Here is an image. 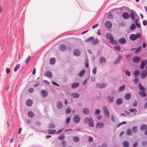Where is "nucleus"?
I'll return each instance as SVG.
<instances>
[{
	"mask_svg": "<svg viewBox=\"0 0 147 147\" xmlns=\"http://www.w3.org/2000/svg\"><path fill=\"white\" fill-rule=\"evenodd\" d=\"M83 113L85 114H88L89 112V109L87 108H85L83 110Z\"/></svg>",
	"mask_w": 147,
	"mask_h": 147,
	"instance_id": "29",
	"label": "nucleus"
},
{
	"mask_svg": "<svg viewBox=\"0 0 147 147\" xmlns=\"http://www.w3.org/2000/svg\"><path fill=\"white\" fill-rule=\"evenodd\" d=\"M67 49L66 47L64 45L62 44L61 45L60 47V50L62 51H65Z\"/></svg>",
	"mask_w": 147,
	"mask_h": 147,
	"instance_id": "15",
	"label": "nucleus"
},
{
	"mask_svg": "<svg viewBox=\"0 0 147 147\" xmlns=\"http://www.w3.org/2000/svg\"><path fill=\"white\" fill-rule=\"evenodd\" d=\"M105 25L107 28H111L112 24L111 22L107 21L105 23Z\"/></svg>",
	"mask_w": 147,
	"mask_h": 147,
	"instance_id": "12",
	"label": "nucleus"
},
{
	"mask_svg": "<svg viewBox=\"0 0 147 147\" xmlns=\"http://www.w3.org/2000/svg\"><path fill=\"white\" fill-rule=\"evenodd\" d=\"M57 106L58 108L61 109L63 107V105L60 101H57Z\"/></svg>",
	"mask_w": 147,
	"mask_h": 147,
	"instance_id": "16",
	"label": "nucleus"
},
{
	"mask_svg": "<svg viewBox=\"0 0 147 147\" xmlns=\"http://www.w3.org/2000/svg\"><path fill=\"white\" fill-rule=\"evenodd\" d=\"M28 91L30 93H32V92H33L34 91V89L32 88H30L28 89Z\"/></svg>",
	"mask_w": 147,
	"mask_h": 147,
	"instance_id": "64",
	"label": "nucleus"
},
{
	"mask_svg": "<svg viewBox=\"0 0 147 147\" xmlns=\"http://www.w3.org/2000/svg\"><path fill=\"white\" fill-rule=\"evenodd\" d=\"M74 55L76 56H78L80 55V51L78 49H76L74 51Z\"/></svg>",
	"mask_w": 147,
	"mask_h": 147,
	"instance_id": "19",
	"label": "nucleus"
},
{
	"mask_svg": "<svg viewBox=\"0 0 147 147\" xmlns=\"http://www.w3.org/2000/svg\"><path fill=\"white\" fill-rule=\"evenodd\" d=\"M127 123L125 121H124L122 123H121L118 124L117 125V127H119L120 126H121V125H122L123 124H125Z\"/></svg>",
	"mask_w": 147,
	"mask_h": 147,
	"instance_id": "45",
	"label": "nucleus"
},
{
	"mask_svg": "<svg viewBox=\"0 0 147 147\" xmlns=\"http://www.w3.org/2000/svg\"><path fill=\"white\" fill-rule=\"evenodd\" d=\"M121 56H119L118 57L116 61L115 62V64H116L117 63L120 61V59H121Z\"/></svg>",
	"mask_w": 147,
	"mask_h": 147,
	"instance_id": "37",
	"label": "nucleus"
},
{
	"mask_svg": "<svg viewBox=\"0 0 147 147\" xmlns=\"http://www.w3.org/2000/svg\"><path fill=\"white\" fill-rule=\"evenodd\" d=\"M139 88L140 90L142 92H144L145 90V89L140 84H139Z\"/></svg>",
	"mask_w": 147,
	"mask_h": 147,
	"instance_id": "36",
	"label": "nucleus"
},
{
	"mask_svg": "<svg viewBox=\"0 0 147 147\" xmlns=\"http://www.w3.org/2000/svg\"><path fill=\"white\" fill-rule=\"evenodd\" d=\"M137 130V127L136 126H134L132 128V131L133 132L135 133Z\"/></svg>",
	"mask_w": 147,
	"mask_h": 147,
	"instance_id": "42",
	"label": "nucleus"
},
{
	"mask_svg": "<svg viewBox=\"0 0 147 147\" xmlns=\"http://www.w3.org/2000/svg\"><path fill=\"white\" fill-rule=\"evenodd\" d=\"M79 85L78 83H74L72 85V87L73 88H75L77 87Z\"/></svg>",
	"mask_w": 147,
	"mask_h": 147,
	"instance_id": "33",
	"label": "nucleus"
},
{
	"mask_svg": "<svg viewBox=\"0 0 147 147\" xmlns=\"http://www.w3.org/2000/svg\"><path fill=\"white\" fill-rule=\"evenodd\" d=\"M147 75V71L145 70L142 71L141 75V77L142 78H144Z\"/></svg>",
	"mask_w": 147,
	"mask_h": 147,
	"instance_id": "7",
	"label": "nucleus"
},
{
	"mask_svg": "<svg viewBox=\"0 0 147 147\" xmlns=\"http://www.w3.org/2000/svg\"><path fill=\"white\" fill-rule=\"evenodd\" d=\"M141 49L142 47L141 46L138 47L135 51V53H138L139 52L141 51Z\"/></svg>",
	"mask_w": 147,
	"mask_h": 147,
	"instance_id": "47",
	"label": "nucleus"
},
{
	"mask_svg": "<svg viewBox=\"0 0 147 147\" xmlns=\"http://www.w3.org/2000/svg\"><path fill=\"white\" fill-rule=\"evenodd\" d=\"M136 39L137 38H140L141 37V35L139 33L137 34L136 35Z\"/></svg>",
	"mask_w": 147,
	"mask_h": 147,
	"instance_id": "60",
	"label": "nucleus"
},
{
	"mask_svg": "<svg viewBox=\"0 0 147 147\" xmlns=\"http://www.w3.org/2000/svg\"><path fill=\"white\" fill-rule=\"evenodd\" d=\"M124 71L125 74L127 75V76H129L130 75V72L127 70H126L125 71L124 70Z\"/></svg>",
	"mask_w": 147,
	"mask_h": 147,
	"instance_id": "39",
	"label": "nucleus"
},
{
	"mask_svg": "<svg viewBox=\"0 0 147 147\" xmlns=\"http://www.w3.org/2000/svg\"><path fill=\"white\" fill-rule=\"evenodd\" d=\"M139 95L141 97H144L146 96V94L144 92H139Z\"/></svg>",
	"mask_w": 147,
	"mask_h": 147,
	"instance_id": "34",
	"label": "nucleus"
},
{
	"mask_svg": "<svg viewBox=\"0 0 147 147\" xmlns=\"http://www.w3.org/2000/svg\"><path fill=\"white\" fill-rule=\"evenodd\" d=\"M121 56H119L118 57L116 61L115 62V64H116L117 63L120 61V59H121Z\"/></svg>",
	"mask_w": 147,
	"mask_h": 147,
	"instance_id": "38",
	"label": "nucleus"
},
{
	"mask_svg": "<svg viewBox=\"0 0 147 147\" xmlns=\"http://www.w3.org/2000/svg\"><path fill=\"white\" fill-rule=\"evenodd\" d=\"M139 74V71L138 70H136L134 71V75L136 77Z\"/></svg>",
	"mask_w": 147,
	"mask_h": 147,
	"instance_id": "50",
	"label": "nucleus"
},
{
	"mask_svg": "<svg viewBox=\"0 0 147 147\" xmlns=\"http://www.w3.org/2000/svg\"><path fill=\"white\" fill-rule=\"evenodd\" d=\"M80 119L79 117V116L78 115H75L73 119L74 121L76 123L79 122L80 121Z\"/></svg>",
	"mask_w": 147,
	"mask_h": 147,
	"instance_id": "6",
	"label": "nucleus"
},
{
	"mask_svg": "<svg viewBox=\"0 0 147 147\" xmlns=\"http://www.w3.org/2000/svg\"><path fill=\"white\" fill-rule=\"evenodd\" d=\"M122 16L123 18H129V13L127 12H124L122 13Z\"/></svg>",
	"mask_w": 147,
	"mask_h": 147,
	"instance_id": "9",
	"label": "nucleus"
},
{
	"mask_svg": "<svg viewBox=\"0 0 147 147\" xmlns=\"http://www.w3.org/2000/svg\"><path fill=\"white\" fill-rule=\"evenodd\" d=\"M71 95L73 97L75 98H77L79 97V94L78 93H73L71 94Z\"/></svg>",
	"mask_w": 147,
	"mask_h": 147,
	"instance_id": "23",
	"label": "nucleus"
},
{
	"mask_svg": "<svg viewBox=\"0 0 147 147\" xmlns=\"http://www.w3.org/2000/svg\"><path fill=\"white\" fill-rule=\"evenodd\" d=\"M136 28V26L135 24H131V27H130V29L131 30H134Z\"/></svg>",
	"mask_w": 147,
	"mask_h": 147,
	"instance_id": "48",
	"label": "nucleus"
},
{
	"mask_svg": "<svg viewBox=\"0 0 147 147\" xmlns=\"http://www.w3.org/2000/svg\"><path fill=\"white\" fill-rule=\"evenodd\" d=\"M107 86V84H98L97 86L98 88H103Z\"/></svg>",
	"mask_w": 147,
	"mask_h": 147,
	"instance_id": "24",
	"label": "nucleus"
},
{
	"mask_svg": "<svg viewBox=\"0 0 147 147\" xmlns=\"http://www.w3.org/2000/svg\"><path fill=\"white\" fill-rule=\"evenodd\" d=\"M84 122L88 123L89 126L90 127H93L94 126L93 120L92 118L86 117L85 119Z\"/></svg>",
	"mask_w": 147,
	"mask_h": 147,
	"instance_id": "1",
	"label": "nucleus"
},
{
	"mask_svg": "<svg viewBox=\"0 0 147 147\" xmlns=\"http://www.w3.org/2000/svg\"><path fill=\"white\" fill-rule=\"evenodd\" d=\"M63 130V129H61L59 130L58 131H56L55 129H49L47 130L49 134H53L55 133L58 134L60 132Z\"/></svg>",
	"mask_w": 147,
	"mask_h": 147,
	"instance_id": "4",
	"label": "nucleus"
},
{
	"mask_svg": "<svg viewBox=\"0 0 147 147\" xmlns=\"http://www.w3.org/2000/svg\"><path fill=\"white\" fill-rule=\"evenodd\" d=\"M99 61L101 63H104L106 62L105 59L104 57H102L100 58Z\"/></svg>",
	"mask_w": 147,
	"mask_h": 147,
	"instance_id": "22",
	"label": "nucleus"
},
{
	"mask_svg": "<svg viewBox=\"0 0 147 147\" xmlns=\"http://www.w3.org/2000/svg\"><path fill=\"white\" fill-rule=\"evenodd\" d=\"M32 100L30 99H28L26 101V104L28 106H31L32 104Z\"/></svg>",
	"mask_w": 147,
	"mask_h": 147,
	"instance_id": "8",
	"label": "nucleus"
},
{
	"mask_svg": "<svg viewBox=\"0 0 147 147\" xmlns=\"http://www.w3.org/2000/svg\"><path fill=\"white\" fill-rule=\"evenodd\" d=\"M103 108L105 115L107 116H108L109 115V112L107 109V107L106 106H104Z\"/></svg>",
	"mask_w": 147,
	"mask_h": 147,
	"instance_id": "17",
	"label": "nucleus"
},
{
	"mask_svg": "<svg viewBox=\"0 0 147 147\" xmlns=\"http://www.w3.org/2000/svg\"><path fill=\"white\" fill-rule=\"evenodd\" d=\"M65 137L64 135H61L58 137V139L60 140H62L65 138Z\"/></svg>",
	"mask_w": 147,
	"mask_h": 147,
	"instance_id": "43",
	"label": "nucleus"
},
{
	"mask_svg": "<svg viewBox=\"0 0 147 147\" xmlns=\"http://www.w3.org/2000/svg\"><path fill=\"white\" fill-rule=\"evenodd\" d=\"M20 67V65L19 64H18L16 65L14 69V71L16 72L19 68Z\"/></svg>",
	"mask_w": 147,
	"mask_h": 147,
	"instance_id": "35",
	"label": "nucleus"
},
{
	"mask_svg": "<svg viewBox=\"0 0 147 147\" xmlns=\"http://www.w3.org/2000/svg\"><path fill=\"white\" fill-rule=\"evenodd\" d=\"M119 42L121 44H123L126 42V40L123 38H120L118 40Z\"/></svg>",
	"mask_w": 147,
	"mask_h": 147,
	"instance_id": "13",
	"label": "nucleus"
},
{
	"mask_svg": "<svg viewBox=\"0 0 147 147\" xmlns=\"http://www.w3.org/2000/svg\"><path fill=\"white\" fill-rule=\"evenodd\" d=\"M131 97V94H130L128 93L126 94L125 96V98L126 100H129L130 99Z\"/></svg>",
	"mask_w": 147,
	"mask_h": 147,
	"instance_id": "28",
	"label": "nucleus"
},
{
	"mask_svg": "<svg viewBox=\"0 0 147 147\" xmlns=\"http://www.w3.org/2000/svg\"><path fill=\"white\" fill-rule=\"evenodd\" d=\"M49 127L50 128H53L55 127V125L53 123H51L49 124Z\"/></svg>",
	"mask_w": 147,
	"mask_h": 147,
	"instance_id": "63",
	"label": "nucleus"
},
{
	"mask_svg": "<svg viewBox=\"0 0 147 147\" xmlns=\"http://www.w3.org/2000/svg\"><path fill=\"white\" fill-rule=\"evenodd\" d=\"M144 26H145L147 25V21L145 20H144L142 22Z\"/></svg>",
	"mask_w": 147,
	"mask_h": 147,
	"instance_id": "59",
	"label": "nucleus"
},
{
	"mask_svg": "<svg viewBox=\"0 0 147 147\" xmlns=\"http://www.w3.org/2000/svg\"><path fill=\"white\" fill-rule=\"evenodd\" d=\"M123 145L124 147H128L129 143L127 141H124L123 143Z\"/></svg>",
	"mask_w": 147,
	"mask_h": 147,
	"instance_id": "31",
	"label": "nucleus"
},
{
	"mask_svg": "<svg viewBox=\"0 0 147 147\" xmlns=\"http://www.w3.org/2000/svg\"><path fill=\"white\" fill-rule=\"evenodd\" d=\"M71 109L68 107L66 110V112L67 113H69L71 112Z\"/></svg>",
	"mask_w": 147,
	"mask_h": 147,
	"instance_id": "49",
	"label": "nucleus"
},
{
	"mask_svg": "<svg viewBox=\"0 0 147 147\" xmlns=\"http://www.w3.org/2000/svg\"><path fill=\"white\" fill-rule=\"evenodd\" d=\"M129 111L130 112H133L135 111H137L136 110V108H130L129 109Z\"/></svg>",
	"mask_w": 147,
	"mask_h": 147,
	"instance_id": "52",
	"label": "nucleus"
},
{
	"mask_svg": "<svg viewBox=\"0 0 147 147\" xmlns=\"http://www.w3.org/2000/svg\"><path fill=\"white\" fill-rule=\"evenodd\" d=\"M70 117H67L66 119V123L67 124H68L70 122Z\"/></svg>",
	"mask_w": 147,
	"mask_h": 147,
	"instance_id": "55",
	"label": "nucleus"
},
{
	"mask_svg": "<svg viewBox=\"0 0 147 147\" xmlns=\"http://www.w3.org/2000/svg\"><path fill=\"white\" fill-rule=\"evenodd\" d=\"M114 49L116 50L119 51L120 50L121 47L119 46H117L114 47Z\"/></svg>",
	"mask_w": 147,
	"mask_h": 147,
	"instance_id": "51",
	"label": "nucleus"
},
{
	"mask_svg": "<svg viewBox=\"0 0 147 147\" xmlns=\"http://www.w3.org/2000/svg\"><path fill=\"white\" fill-rule=\"evenodd\" d=\"M108 18H112L113 17V15L111 14H109L107 16Z\"/></svg>",
	"mask_w": 147,
	"mask_h": 147,
	"instance_id": "58",
	"label": "nucleus"
},
{
	"mask_svg": "<svg viewBox=\"0 0 147 147\" xmlns=\"http://www.w3.org/2000/svg\"><path fill=\"white\" fill-rule=\"evenodd\" d=\"M45 75L47 76L49 78H51L52 76V74L49 71H48L47 72H46L45 73Z\"/></svg>",
	"mask_w": 147,
	"mask_h": 147,
	"instance_id": "26",
	"label": "nucleus"
},
{
	"mask_svg": "<svg viewBox=\"0 0 147 147\" xmlns=\"http://www.w3.org/2000/svg\"><path fill=\"white\" fill-rule=\"evenodd\" d=\"M31 59V57L30 56H28L27 58L25 60V61L26 64H27Z\"/></svg>",
	"mask_w": 147,
	"mask_h": 147,
	"instance_id": "44",
	"label": "nucleus"
},
{
	"mask_svg": "<svg viewBox=\"0 0 147 147\" xmlns=\"http://www.w3.org/2000/svg\"><path fill=\"white\" fill-rule=\"evenodd\" d=\"M50 63L51 64H53L55 62V59L54 58H51L49 61Z\"/></svg>",
	"mask_w": 147,
	"mask_h": 147,
	"instance_id": "25",
	"label": "nucleus"
},
{
	"mask_svg": "<svg viewBox=\"0 0 147 147\" xmlns=\"http://www.w3.org/2000/svg\"><path fill=\"white\" fill-rule=\"evenodd\" d=\"M106 37L107 39L110 40L111 42L113 43L114 42L113 37L110 33H107L106 34Z\"/></svg>",
	"mask_w": 147,
	"mask_h": 147,
	"instance_id": "3",
	"label": "nucleus"
},
{
	"mask_svg": "<svg viewBox=\"0 0 147 147\" xmlns=\"http://www.w3.org/2000/svg\"><path fill=\"white\" fill-rule=\"evenodd\" d=\"M108 99L110 102H111L113 100V97H109Z\"/></svg>",
	"mask_w": 147,
	"mask_h": 147,
	"instance_id": "61",
	"label": "nucleus"
},
{
	"mask_svg": "<svg viewBox=\"0 0 147 147\" xmlns=\"http://www.w3.org/2000/svg\"><path fill=\"white\" fill-rule=\"evenodd\" d=\"M75 142H78L79 140V139L77 137H74L73 138Z\"/></svg>",
	"mask_w": 147,
	"mask_h": 147,
	"instance_id": "46",
	"label": "nucleus"
},
{
	"mask_svg": "<svg viewBox=\"0 0 147 147\" xmlns=\"http://www.w3.org/2000/svg\"><path fill=\"white\" fill-rule=\"evenodd\" d=\"M85 71L84 70H82L79 74V76L80 77H81L83 76L84 74Z\"/></svg>",
	"mask_w": 147,
	"mask_h": 147,
	"instance_id": "41",
	"label": "nucleus"
},
{
	"mask_svg": "<svg viewBox=\"0 0 147 147\" xmlns=\"http://www.w3.org/2000/svg\"><path fill=\"white\" fill-rule=\"evenodd\" d=\"M123 102L122 99L121 98H119L116 101V104L117 105H120Z\"/></svg>",
	"mask_w": 147,
	"mask_h": 147,
	"instance_id": "27",
	"label": "nucleus"
},
{
	"mask_svg": "<svg viewBox=\"0 0 147 147\" xmlns=\"http://www.w3.org/2000/svg\"><path fill=\"white\" fill-rule=\"evenodd\" d=\"M126 133L127 134L129 135H131V130L129 129H128L127 130Z\"/></svg>",
	"mask_w": 147,
	"mask_h": 147,
	"instance_id": "54",
	"label": "nucleus"
},
{
	"mask_svg": "<svg viewBox=\"0 0 147 147\" xmlns=\"http://www.w3.org/2000/svg\"><path fill=\"white\" fill-rule=\"evenodd\" d=\"M41 93L43 97H46L47 96V92L44 90H41Z\"/></svg>",
	"mask_w": 147,
	"mask_h": 147,
	"instance_id": "20",
	"label": "nucleus"
},
{
	"mask_svg": "<svg viewBox=\"0 0 147 147\" xmlns=\"http://www.w3.org/2000/svg\"><path fill=\"white\" fill-rule=\"evenodd\" d=\"M61 145L63 146H66V143L64 141L61 142Z\"/></svg>",
	"mask_w": 147,
	"mask_h": 147,
	"instance_id": "57",
	"label": "nucleus"
},
{
	"mask_svg": "<svg viewBox=\"0 0 147 147\" xmlns=\"http://www.w3.org/2000/svg\"><path fill=\"white\" fill-rule=\"evenodd\" d=\"M129 15L131 18H138L139 16L134 11L131 10L129 11Z\"/></svg>",
	"mask_w": 147,
	"mask_h": 147,
	"instance_id": "2",
	"label": "nucleus"
},
{
	"mask_svg": "<svg viewBox=\"0 0 147 147\" xmlns=\"http://www.w3.org/2000/svg\"><path fill=\"white\" fill-rule=\"evenodd\" d=\"M97 67H94L93 70V72L94 74H95L96 71Z\"/></svg>",
	"mask_w": 147,
	"mask_h": 147,
	"instance_id": "56",
	"label": "nucleus"
},
{
	"mask_svg": "<svg viewBox=\"0 0 147 147\" xmlns=\"http://www.w3.org/2000/svg\"><path fill=\"white\" fill-rule=\"evenodd\" d=\"M128 8L127 7L125 6H123L121 8H118V9H119V11L121 12H123L127 11Z\"/></svg>",
	"mask_w": 147,
	"mask_h": 147,
	"instance_id": "11",
	"label": "nucleus"
},
{
	"mask_svg": "<svg viewBox=\"0 0 147 147\" xmlns=\"http://www.w3.org/2000/svg\"><path fill=\"white\" fill-rule=\"evenodd\" d=\"M147 63V60L145 59L144 60H142L141 61V65L140 66V69H142L144 68Z\"/></svg>",
	"mask_w": 147,
	"mask_h": 147,
	"instance_id": "5",
	"label": "nucleus"
},
{
	"mask_svg": "<svg viewBox=\"0 0 147 147\" xmlns=\"http://www.w3.org/2000/svg\"><path fill=\"white\" fill-rule=\"evenodd\" d=\"M129 39L130 40L132 41L135 40L136 39V35L134 34L130 35L129 36Z\"/></svg>",
	"mask_w": 147,
	"mask_h": 147,
	"instance_id": "14",
	"label": "nucleus"
},
{
	"mask_svg": "<svg viewBox=\"0 0 147 147\" xmlns=\"http://www.w3.org/2000/svg\"><path fill=\"white\" fill-rule=\"evenodd\" d=\"M140 59V58L137 56H135L133 58V61L135 63L138 62Z\"/></svg>",
	"mask_w": 147,
	"mask_h": 147,
	"instance_id": "10",
	"label": "nucleus"
},
{
	"mask_svg": "<svg viewBox=\"0 0 147 147\" xmlns=\"http://www.w3.org/2000/svg\"><path fill=\"white\" fill-rule=\"evenodd\" d=\"M28 116L30 117H32L34 116V113L32 111H29L27 113Z\"/></svg>",
	"mask_w": 147,
	"mask_h": 147,
	"instance_id": "21",
	"label": "nucleus"
},
{
	"mask_svg": "<svg viewBox=\"0 0 147 147\" xmlns=\"http://www.w3.org/2000/svg\"><path fill=\"white\" fill-rule=\"evenodd\" d=\"M104 125V124L102 123H98L96 125V127L98 128H102Z\"/></svg>",
	"mask_w": 147,
	"mask_h": 147,
	"instance_id": "30",
	"label": "nucleus"
},
{
	"mask_svg": "<svg viewBox=\"0 0 147 147\" xmlns=\"http://www.w3.org/2000/svg\"><path fill=\"white\" fill-rule=\"evenodd\" d=\"M94 40V38L92 37H91L90 38L88 39L87 41L88 42H90L92 41H93Z\"/></svg>",
	"mask_w": 147,
	"mask_h": 147,
	"instance_id": "53",
	"label": "nucleus"
},
{
	"mask_svg": "<svg viewBox=\"0 0 147 147\" xmlns=\"http://www.w3.org/2000/svg\"><path fill=\"white\" fill-rule=\"evenodd\" d=\"M98 42V41L97 40H95L92 41V44L93 45H95Z\"/></svg>",
	"mask_w": 147,
	"mask_h": 147,
	"instance_id": "62",
	"label": "nucleus"
},
{
	"mask_svg": "<svg viewBox=\"0 0 147 147\" xmlns=\"http://www.w3.org/2000/svg\"><path fill=\"white\" fill-rule=\"evenodd\" d=\"M119 11V9H118V8H115L110 10L108 13H110L113 12H115V11Z\"/></svg>",
	"mask_w": 147,
	"mask_h": 147,
	"instance_id": "40",
	"label": "nucleus"
},
{
	"mask_svg": "<svg viewBox=\"0 0 147 147\" xmlns=\"http://www.w3.org/2000/svg\"><path fill=\"white\" fill-rule=\"evenodd\" d=\"M125 87V85H122V86H121L118 89V91L119 92L123 91Z\"/></svg>",
	"mask_w": 147,
	"mask_h": 147,
	"instance_id": "32",
	"label": "nucleus"
},
{
	"mask_svg": "<svg viewBox=\"0 0 147 147\" xmlns=\"http://www.w3.org/2000/svg\"><path fill=\"white\" fill-rule=\"evenodd\" d=\"M147 128V126L146 125L144 124L142 125L140 128V130L142 131H145Z\"/></svg>",
	"mask_w": 147,
	"mask_h": 147,
	"instance_id": "18",
	"label": "nucleus"
}]
</instances>
